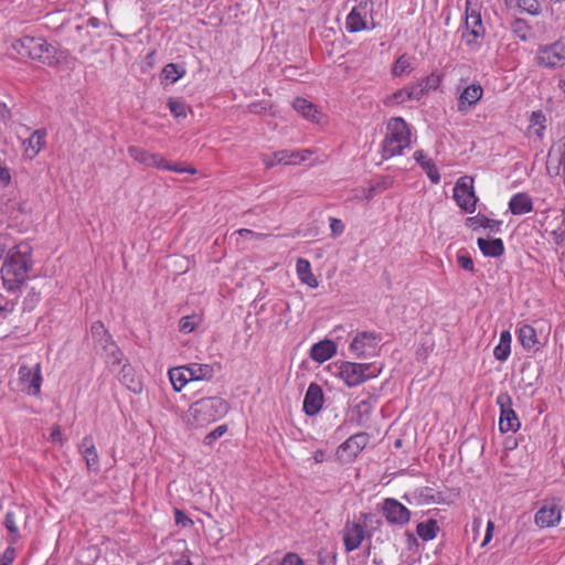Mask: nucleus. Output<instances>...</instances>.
<instances>
[{"instance_id":"c9c22d12","label":"nucleus","mask_w":565,"mask_h":565,"mask_svg":"<svg viewBox=\"0 0 565 565\" xmlns=\"http://www.w3.org/2000/svg\"><path fill=\"white\" fill-rule=\"evenodd\" d=\"M4 526L10 533V542L13 544L20 539V531L17 525V516L13 511H7L4 516Z\"/></svg>"},{"instance_id":"5fc2aeb1","label":"nucleus","mask_w":565,"mask_h":565,"mask_svg":"<svg viewBox=\"0 0 565 565\" xmlns=\"http://www.w3.org/2000/svg\"><path fill=\"white\" fill-rule=\"evenodd\" d=\"M424 170L426 171L427 177L429 178V180L433 183H435V184L439 183L440 175H439L437 168L435 167V164L433 162L430 164H427V167Z\"/></svg>"},{"instance_id":"8fccbe9b","label":"nucleus","mask_w":565,"mask_h":565,"mask_svg":"<svg viewBox=\"0 0 565 565\" xmlns=\"http://www.w3.org/2000/svg\"><path fill=\"white\" fill-rule=\"evenodd\" d=\"M407 87H408L412 100H419L425 95H427L418 81L407 85Z\"/></svg>"},{"instance_id":"423d86ee","label":"nucleus","mask_w":565,"mask_h":565,"mask_svg":"<svg viewBox=\"0 0 565 565\" xmlns=\"http://www.w3.org/2000/svg\"><path fill=\"white\" fill-rule=\"evenodd\" d=\"M373 515L370 513H362L359 521H347L341 536L345 552L350 553L358 550L365 539V525L371 522Z\"/></svg>"},{"instance_id":"a19ab883","label":"nucleus","mask_w":565,"mask_h":565,"mask_svg":"<svg viewBox=\"0 0 565 565\" xmlns=\"http://www.w3.org/2000/svg\"><path fill=\"white\" fill-rule=\"evenodd\" d=\"M375 190L374 185L355 189L351 200L358 202L369 201L375 195Z\"/></svg>"},{"instance_id":"f3484780","label":"nucleus","mask_w":565,"mask_h":565,"mask_svg":"<svg viewBox=\"0 0 565 565\" xmlns=\"http://www.w3.org/2000/svg\"><path fill=\"white\" fill-rule=\"evenodd\" d=\"M323 392L322 388L311 383L306 392L303 399V411L308 416L317 415L323 405Z\"/></svg>"},{"instance_id":"de8ad7c7","label":"nucleus","mask_w":565,"mask_h":565,"mask_svg":"<svg viewBox=\"0 0 565 565\" xmlns=\"http://www.w3.org/2000/svg\"><path fill=\"white\" fill-rule=\"evenodd\" d=\"M344 228H345V225L340 218L330 217V231H331L332 237L335 238V237H339L340 235H342L344 232Z\"/></svg>"},{"instance_id":"c756f323","label":"nucleus","mask_w":565,"mask_h":565,"mask_svg":"<svg viewBox=\"0 0 565 565\" xmlns=\"http://www.w3.org/2000/svg\"><path fill=\"white\" fill-rule=\"evenodd\" d=\"M171 385L175 392H181L191 382L186 365L171 367L168 372Z\"/></svg>"},{"instance_id":"ea45409f","label":"nucleus","mask_w":565,"mask_h":565,"mask_svg":"<svg viewBox=\"0 0 565 565\" xmlns=\"http://www.w3.org/2000/svg\"><path fill=\"white\" fill-rule=\"evenodd\" d=\"M168 107L175 118L186 117V105L180 99H169Z\"/></svg>"},{"instance_id":"412c9836","label":"nucleus","mask_w":565,"mask_h":565,"mask_svg":"<svg viewBox=\"0 0 565 565\" xmlns=\"http://www.w3.org/2000/svg\"><path fill=\"white\" fill-rule=\"evenodd\" d=\"M337 354V344L329 339L315 343L310 350V358L317 363H323Z\"/></svg>"},{"instance_id":"4d7b16f0","label":"nucleus","mask_w":565,"mask_h":565,"mask_svg":"<svg viewBox=\"0 0 565 565\" xmlns=\"http://www.w3.org/2000/svg\"><path fill=\"white\" fill-rule=\"evenodd\" d=\"M493 531H494V523L491 520H489L487 522L486 534L481 542V547H484L490 543V541L492 540V536H493Z\"/></svg>"},{"instance_id":"aec40b11","label":"nucleus","mask_w":565,"mask_h":565,"mask_svg":"<svg viewBox=\"0 0 565 565\" xmlns=\"http://www.w3.org/2000/svg\"><path fill=\"white\" fill-rule=\"evenodd\" d=\"M46 135L45 129H36L22 142L23 154L25 158L31 160L40 153L45 145Z\"/></svg>"},{"instance_id":"39448f33","label":"nucleus","mask_w":565,"mask_h":565,"mask_svg":"<svg viewBox=\"0 0 565 565\" xmlns=\"http://www.w3.org/2000/svg\"><path fill=\"white\" fill-rule=\"evenodd\" d=\"M382 337L373 331L358 332L350 342V353L356 359H369L379 355Z\"/></svg>"},{"instance_id":"603ef678","label":"nucleus","mask_w":565,"mask_h":565,"mask_svg":"<svg viewBox=\"0 0 565 565\" xmlns=\"http://www.w3.org/2000/svg\"><path fill=\"white\" fill-rule=\"evenodd\" d=\"M457 263L465 270L473 271L475 269L472 258L468 254H459Z\"/></svg>"},{"instance_id":"680f3d73","label":"nucleus","mask_w":565,"mask_h":565,"mask_svg":"<svg viewBox=\"0 0 565 565\" xmlns=\"http://www.w3.org/2000/svg\"><path fill=\"white\" fill-rule=\"evenodd\" d=\"M40 301V294L32 291L24 299V306L30 309L33 308Z\"/></svg>"},{"instance_id":"f704fd0d","label":"nucleus","mask_w":565,"mask_h":565,"mask_svg":"<svg viewBox=\"0 0 565 565\" xmlns=\"http://www.w3.org/2000/svg\"><path fill=\"white\" fill-rule=\"evenodd\" d=\"M185 74V68L180 64L170 63L162 70V78L170 83H175Z\"/></svg>"},{"instance_id":"e2e57ef3","label":"nucleus","mask_w":565,"mask_h":565,"mask_svg":"<svg viewBox=\"0 0 565 565\" xmlns=\"http://www.w3.org/2000/svg\"><path fill=\"white\" fill-rule=\"evenodd\" d=\"M50 440L55 444H63L62 431L58 426H54L50 434Z\"/></svg>"},{"instance_id":"c03bdc74","label":"nucleus","mask_w":565,"mask_h":565,"mask_svg":"<svg viewBox=\"0 0 565 565\" xmlns=\"http://www.w3.org/2000/svg\"><path fill=\"white\" fill-rule=\"evenodd\" d=\"M103 348L106 351L107 356L110 359L111 363H114V364L120 363L122 353L113 340H110L106 344H104Z\"/></svg>"},{"instance_id":"774afa93","label":"nucleus","mask_w":565,"mask_h":565,"mask_svg":"<svg viewBox=\"0 0 565 565\" xmlns=\"http://www.w3.org/2000/svg\"><path fill=\"white\" fill-rule=\"evenodd\" d=\"M557 86H558L561 93L565 97V72L559 75L558 81H557Z\"/></svg>"},{"instance_id":"7ed1b4c3","label":"nucleus","mask_w":565,"mask_h":565,"mask_svg":"<svg viewBox=\"0 0 565 565\" xmlns=\"http://www.w3.org/2000/svg\"><path fill=\"white\" fill-rule=\"evenodd\" d=\"M329 369L349 387L359 386L377 377L382 372V365L376 363H358L350 361L334 362L329 365Z\"/></svg>"},{"instance_id":"4468645a","label":"nucleus","mask_w":565,"mask_h":565,"mask_svg":"<svg viewBox=\"0 0 565 565\" xmlns=\"http://www.w3.org/2000/svg\"><path fill=\"white\" fill-rule=\"evenodd\" d=\"M367 444V434H355L339 446L337 456L341 461L350 462L358 457V455L366 447Z\"/></svg>"},{"instance_id":"58836bf2","label":"nucleus","mask_w":565,"mask_h":565,"mask_svg":"<svg viewBox=\"0 0 565 565\" xmlns=\"http://www.w3.org/2000/svg\"><path fill=\"white\" fill-rule=\"evenodd\" d=\"M199 320L195 315L182 317L179 321V330L183 333H191L195 330Z\"/></svg>"},{"instance_id":"5701e85b","label":"nucleus","mask_w":565,"mask_h":565,"mask_svg":"<svg viewBox=\"0 0 565 565\" xmlns=\"http://www.w3.org/2000/svg\"><path fill=\"white\" fill-rule=\"evenodd\" d=\"M518 339L526 351H539L542 343L537 337L536 330L530 324H523L518 330Z\"/></svg>"},{"instance_id":"2f4dec72","label":"nucleus","mask_w":565,"mask_h":565,"mask_svg":"<svg viewBox=\"0 0 565 565\" xmlns=\"http://www.w3.org/2000/svg\"><path fill=\"white\" fill-rule=\"evenodd\" d=\"M439 526L437 521L428 520L426 522H420L417 524L416 532L418 536L424 541L434 540L437 536V532Z\"/></svg>"},{"instance_id":"052dcab7","label":"nucleus","mask_w":565,"mask_h":565,"mask_svg":"<svg viewBox=\"0 0 565 565\" xmlns=\"http://www.w3.org/2000/svg\"><path fill=\"white\" fill-rule=\"evenodd\" d=\"M262 160L267 169L273 168L276 164L282 163V161H278L276 159V152H274L271 154H263Z\"/></svg>"},{"instance_id":"ddd939ff","label":"nucleus","mask_w":565,"mask_h":565,"mask_svg":"<svg viewBox=\"0 0 565 565\" xmlns=\"http://www.w3.org/2000/svg\"><path fill=\"white\" fill-rule=\"evenodd\" d=\"M381 511L385 520L391 524L403 526L411 520V511L398 500L393 498L384 499Z\"/></svg>"},{"instance_id":"f03ea898","label":"nucleus","mask_w":565,"mask_h":565,"mask_svg":"<svg viewBox=\"0 0 565 565\" xmlns=\"http://www.w3.org/2000/svg\"><path fill=\"white\" fill-rule=\"evenodd\" d=\"M228 412L227 402L220 396L204 397L194 402L184 414L183 419L192 428L205 427Z\"/></svg>"},{"instance_id":"0eeeda50","label":"nucleus","mask_w":565,"mask_h":565,"mask_svg":"<svg viewBox=\"0 0 565 565\" xmlns=\"http://www.w3.org/2000/svg\"><path fill=\"white\" fill-rule=\"evenodd\" d=\"M539 66L547 70H559L565 66V40L539 46L535 55Z\"/></svg>"},{"instance_id":"864d4df0","label":"nucleus","mask_w":565,"mask_h":565,"mask_svg":"<svg viewBox=\"0 0 565 565\" xmlns=\"http://www.w3.org/2000/svg\"><path fill=\"white\" fill-rule=\"evenodd\" d=\"M15 555H17L15 548L12 546H9L2 553L0 563L4 564V565H11L15 558Z\"/></svg>"},{"instance_id":"7c9ffc66","label":"nucleus","mask_w":565,"mask_h":565,"mask_svg":"<svg viewBox=\"0 0 565 565\" xmlns=\"http://www.w3.org/2000/svg\"><path fill=\"white\" fill-rule=\"evenodd\" d=\"M511 342L512 335L510 331L503 330L500 333L499 343L495 345L493 350V355L498 361H505L510 356L511 353Z\"/></svg>"},{"instance_id":"1a4fd4ad","label":"nucleus","mask_w":565,"mask_h":565,"mask_svg":"<svg viewBox=\"0 0 565 565\" xmlns=\"http://www.w3.org/2000/svg\"><path fill=\"white\" fill-rule=\"evenodd\" d=\"M373 3L371 0H355L345 20L348 32L355 33L367 29V19L372 18Z\"/></svg>"},{"instance_id":"4c0bfd02","label":"nucleus","mask_w":565,"mask_h":565,"mask_svg":"<svg viewBox=\"0 0 565 565\" xmlns=\"http://www.w3.org/2000/svg\"><path fill=\"white\" fill-rule=\"evenodd\" d=\"M411 71H412L411 58L407 55H402L395 62L392 73L394 76H402V75L411 73Z\"/></svg>"},{"instance_id":"69168bd1","label":"nucleus","mask_w":565,"mask_h":565,"mask_svg":"<svg viewBox=\"0 0 565 565\" xmlns=\"http://www.w3.org/2000/svg\"><path fill=\"white\" fill-rule=\"evenodd\" d=\"M174 515L177 524L186 526L188 524L191 523V520L180 510H175Z\"/></svg>"},{"instance_id":"f257e3e1","label":"nucleus","mask_w":565,"mask_h":565,"mask_svg":"<svg viewBox=\"0 0 565 565\" xmlns=\"http://www.w3.org/2000/svg\"><path fill=\"white\" fill-rule=\"evenodd\" d=\"M32 248L28 243H20L7 249L1 260L0 274L3 287L17 291L29 278L32 269Z\"/></svg>"},{"instance_id":"6ab92c4d","label":"nucleus","mask_w":565,"mask_h":565,"mask_svg":"<svg viewBox=\"0 0 565 565\" xmlns=\"http://www.w3.org/2000/svg\"><path fill=\"white\" fill-rule=\"evenodd\" d=\"M129 156L137 162L151 168L160 169L163 167V157L157 152H150L140 147L131 146L128 148Z\"/></svg>"},{"instance_id":"c85d7f7f","label":"nucleus","mask_w":565,"mask_h":565,"mask_svg":"<svg viewBox=\"0 0 565 565\" xmlns=\"http://www.w3.org/2000/svg\"><path fill=\"white\" fill-rule=\"evenodd\" d=\"M481 253L487 257H499L504 252V245L501 238H481L477 241Z\"/></svg>"},{"instance_id":"6e6d98bb","label":"nucleus","mask_w":565,"mask_h":565,"mask_svg":"<svg viewBox=\"0 0 565 565\" xmlns=\"http://www.w3.org/2000/svg\"><path fill=\"white\" fill-rule=\"evenodd\" d=\"M479 222L480 226L488 228L490 232H499L500 230L501 223L499 221L482 217Z\"/></svg>"},{"instance_id":"4be33fe9","label":"nucleus","mask_w":565,"mask_h":565,"mask_svg":"<svg viewBox=\"0 0 565 565\" xmlns=\"http://www.w3.org/2000/svg\"><path fill=\"white\" fill-rule=\"evenodd\" d=\"M79 451L86 462V466L92 471L99 470V458L90 436H85L81 443Z\"/></svg>"},{"instance_id":"cd10ccee","label":"nucleus","mask_w":565,"mask_h":565,"mask_svg":"<svg viewBox=\"0 0 565 565\" xmlns=\"http://www.w3.org/2000/svg\"><path fill=\"white\" fill-rule=\"evenodd\" d=\"M312 152L303 150H280L276 152V159L282 161V164H299L310 159Z\"/></svg>"},{"instance_id":"09e8293b","label":"nucleus","mask_w":565,"mask_h":565,"mask_svg":"<svg viewBox=\"0 0 565 565\" xmlns=\"http://www.w3.org/2000/svg\"><path fill=\"white\" fill-rule=\"evenodd\" d=\"M227 431L226 425H220L215 427L210 434L205 436V444L211 445L213 441L222 437Z\"/></svg>"},{"instance_id":"49530a36","label":"nucleus","mask_w":565,"mask_h":565,"mask_svg":"<svg viewBox=\"0 0 565 565\" xmlns=\"http://www.w3.org/2000/svg\"><path fill=\"white\" fill-rule=\"evenodd\" d=\"M418 82L422 85V87L424 88V90L426 92V94H428L429 92L437 89V87L439 86L440 79H439L438 75L430 74V75L426 76L425 78H422Z\"/></svg>"},{"instance_id":"393cba45","label":"nucleus","mask_w":565,"mask_h":565,"mask_svg":"<svg viewBox=\"0 0 565 565\" xmlns=\"http://www.w3.org/2000/svg\"><path fill=\"white\" fill-rule=\"evenodd\" d=\"M186 367L191 382L211 381L216 373L215 365L207 363H189Z\"/></svg>"},{"instance_id":"37998d69","label":"nucleus","mask_w":565,"mask_h":565,"mask_svg":"<svg viewBox=\"0 0 565 565\" xmlns=\"http://www.w3.org/2000/svg\"><path fill=\"white\" fill-rule=\"evenodd\" d=\"M160 170H168L173 171L177 173H191L195 174L196 170L192 167H185L181 163H170L166 158H163V167L160 168Z\"/></svg>"},{"instance_id":"bf43d9fd","label":"nucleus","mask_w":565,"mask_h":565,"mask_svg":"<svg viewBox=\"0 0 565 565\" xmlns=\"http://www.w3.org/2000/svg\"><path fill=\"white\" fill-rule=\"evenodd\" d=\"M551 237H552V241L556 244V245H562L564 242H565V231L561 227L552 231L550 233Z\"/></svg>"},{"instance_id":"b1692460","label":"nucleus","mask_w":565,"mask_h":565,"mask_svg":"<svg viewBox=\"0 0 565 565\" xmlns=\"http://www.w3.org/2000/svg\"><path fill=\"white\" fill-rule=\"evenodd\" d=\"M295 110L300 114L307 120L316 124H321L323 115L317 109V107L305 98H296L292 104Z\"/></svg>"},{"instance_id":"a18cd8bd","label":"nucleus","mask_w":565,"mask_h":565,"mask_svg":"<svg viewBox=\"0 0 565 565\" xmlns=\"http://www.w3.org/2000/svg\"><path fill=\"white\" fill-rule=\"evenodd\" d=\"M530 121H531V128L535 129V134L539 137H542L543 131L545 129V126H544L545 116L541 111H534L531 115Z\"/></svg>"},{"instance_id":"9b49d317","label":"nucleus","mask_w":565,"mask_h":565,"mask_svg":"<svg viewBox=\"0 0 565 565\" xmlns=\"http://www.w3.org/2000/svg\"><path fill=\"white\" fill-rule=\"evenodd\" d=\"M497 404L500 407L499 429L502 433L516 431L521 423L512 408V398L508 393H500L497 396Z\"/></svg>"},{"instance_id":"13d9d810","label":"nucleus","mask_w":565,"mask_h":565,"mask_svg":"<svg viewBox=\"0 0 565 565\" xmlns=\"http://www.w3.org/2000/svg\"><path fill=\"white\" fill-rule=\"evenodd\" d=\"M414 159L415 161L425 169L427 164H430L433 161L426 158V154L423 150H416L414 152Z\"/></svg>"},{"instance_id":"dca6fc26","label":"nucleus","mask_w":565,"mask_h":565,"mask_svg":"<svg viewBox=\"0 0 565 565\" xmlns=\"http://www.w3.org/2000/svg\"><path fill=\"white\" fill-rule=\"evenodd\" d=\"M561 519V508L554 501L545 502L535 513V524L540 527L556 526Z\"/></svg>"},{"instance_id":"3c124183","label":"nucleus","mask_w":565,"mask_h":565,"mask_svg":"<svg viewBox=\"0 0 565 565\" xmlns=\"http://www.w3.org/2000/svg\"><path fill=\"white\" fill-rule=\"evenodd\" d=\"M280 565H305V562L298 554L290 552L282 557Z\"/></svg>"},{"instance_id":"0e129e2a","label":"nucleus","mask_w":565,"mask_h":565,"mask_svg":"<svg viewBox=\"0 0 565 565\" xmlns=\"http://www.w3.org/2000/svg\"><path fill=\"white\" fill-rule=\"evenodd\" d=\"M11 180V174H10V171L7 167L0 164V183L2 185H7L9 184Z\"/></svg>"},{"instance_id":"473e14b6","label":"nucleus","mask_w":565,"mask_h":565,"mask_svg":"<svg viewBox=\"0 0 565 565\" xmlns=\"http://www.w3.org/2000/svg\"><path fill=\"white\" fill-rule=\"evenodd\" d=\"M376 404V399L373 397H369L366 399L360 401L355 406V413L358 415L359 424H364L369 418L371 413L373 412Z\"/></svg>"},{"instance_id":"a878e982","label":"nucleus","mask_w":565,"mask_h":565,"mask_svg":"<svg viewBox=\"0 0 565 565\" xmlns=\"http://www.w3.org/2000/svg\"><path fill=\"white\" fill-rule=\"evenodd\" d=\"M509 210L513 215L530 213L533 210L531 196L525 192L513 194L509 201Z\"/></svg>"},{"instance_id":"338daca9","label":"nucleus","mask_w":565,"mask_h":565,"mask_svg":"<svg viewBox=\"0 0 565 565\" xmlns=\"http://www.w3.org/2000/svg\"><path fill=\"white\" fill-rule=\"evenodd\" d=\"M481 525H482L481 519L477 518L472 521L471 529H472L475 536L479 534Z\"/></svg>"},{"instance_id":"72a5a7b5","label":"nucleus","mask_w":565,"mask_h":565,"mask_svg":"<svg viewBox=\"0 0 565 565\" xmlns=\"http://www.w3.org/2000/svg\"><path fill=\"white\" fill-rule=\"evenodd\" d=\"M412 100L408 87L405 86L383 99V104L388 107L398 106Z\"/></svg>"},{"instance_id":"f8f14e48","label":"nucleus","mask_w":565,"mask_h":565,"mask_svg":"<svg viewBox=\"0 0 565 565\" xmlns=\"http://www.w3.org/2000/svg\"><path fill=\"white\" fill-rule=\"evenodd\" d=\"M18 375L21 391L34 396L40 394L42 385L40 364H35L33 367L21 365Z\"/></svg>"},{"instance_id":"20e7f679","label":"nucleus","mask_w":565,"mask_h":565,"mask_svg":"<svg viewBox=\"0 0 565 565\" xmlns=\"http://www.w3.org/2000/svg\"><path fill=\"white\" fill-rule=\"evenodd\" d=\"M412 143L408 125L402 117H393L386 124L385 137L382 141V156L390 159L403 154Z\"/></svg>"},{"instance_id":"6e6552de","label":"nucleus","mask_w":565,"mask_h":565,"mask_svg":"<svg viewBox=\"0 0 565 565\" xmlns=\"http://www.w3.org/2000/svg\"><path fill=\"white\" fill-rule=\"evenodd\" d=\"M477 6L478 0H466V31L462 39L469 46H478L479 40L484 35V28Z\"/></svg>"},{"instance_id":"2eb2a0df","label":"nucleus","mask_w":565,"mask_h":565,"mask_svg":"<svg viewBox=\"0 0 565 565\" xmlns=\"http://www.w3.org/2000/svg\"><path fill=\"white\" fill-rule=\"evenodd\" d=\"M13 49L21 55L33 60L43 58L47 52L46 43L41 38L24 36L13 43Z\"/></svg>"},{"instance_id":"a211bd4d","label":"nucleus","mask_w":565,"mask_h":565,"mask_svg":"<svg viewBox=\"0 0 565 565\" xmlns=\"http://www.w3.org/2000/svg\"><path fill=\"white\" fill-rule=\"evenodd\" d=\"M483 96V88L480 84H471L467 86L460 94L458 99V110L468 113L473 108Z\"/></svg>"},{"instance_id":"bb28decb","label":"nucleus","mask_w":565,"mask_h":565,"mask_svg":"<svg viewBox=\"0 0 565 565\" xmlns=\"http://www.w3.org/2000/svg\"><path fill=\"white\" fill-rule=\"evenodd\" d=\"M296 273L299 280L310 288H318L319 280L311 270L310 262L306 258H298L296 263Z\"/></svg>"},{"instance_id":"e433bc0d","label":"nucleus","mask_w":565,"mask_h":565,"mask_svg":"<svg viewBox=\"0 0 565 565\" xmlns=\"http://www.w3.org/2000/svg\"><path fill=\"white\" fill-rule=\"evenodd\" d=\"M90 333L92 337L98 341V343L104 347L108 341L111 340L110 335L108 334L107 330L105 329L104 324L100 321H96L90 327Z\"/></svg>"},{"instance_id":"79ce46f5","label":"nucleus","mask_w":565,"mask_h":565,"mask_svg":"<svg viewBox=\"0 0 565 565\" xmlns=\"http://www.w3.org/2000/svg\"><path fill=\"white\" fill-rule=\"evenodd\" d=\"M518 7L531 15H539L542 10L537 0H519Z\"/></svg>"},{"instance_id":"9d476101","label":"nucleus","mask_w":565,"mask_h":565,"mask_svg":"<svg viewBox=\"0 0 565 565\" xmlns=\"http://www.w3.org/2000/svg\"><path fill=\"white\" fill-rule=\"evenodd\" d=\"M454 199L463 211L472 213L476 210L477 198L473 191L472 178L465 175L457 180L454 188Z\"/></svg>"}]
</instances>
